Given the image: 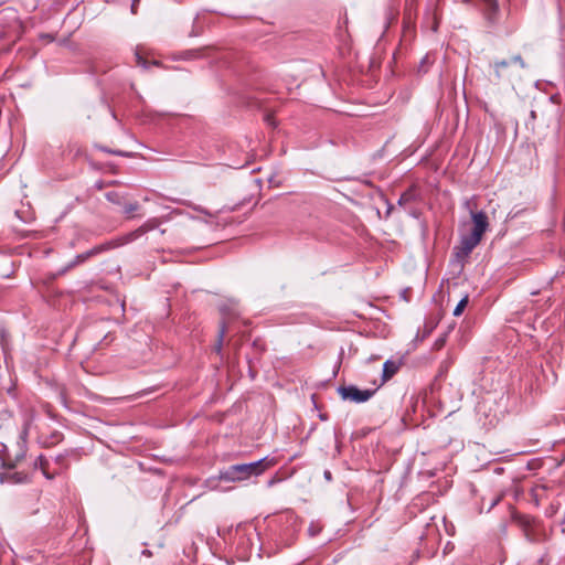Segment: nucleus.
<instances>
[{
	"label": "nucleus",
	"mask_w": 565,
	"mask_h": 565,
	"mask_svg": "<svg viewBox=\"0 0 565 565\" xmlns=\"http://www.w3.org/2000/svg\"><path fill=\"white\" fill-rule=\"evenodd\" d=\"M308 531H309V534H310L311 536H313V535H316V534L318 533V530H316V529L313 527V525H311V526L309 527V530H308Z\"/></svg>",
	"instance_id": "6ab92c4d"
},
{
	"label": "nucleus",
	"mask_w": 565,
	"mask_h": 565,
	"mask_svg": "<svg viewBox=\"0 0 565 565\" xmlns=\"http://www.w3.org/2000/svg\"><path fill=\"white\" fill-rule=\"evenodd\" d=\"M401 363L395 360H386L383 364L382 377L380 383L376 384V388L382 386L385 382L391 380L399 370Z\"/></svg>",
	"instance_id": "1a4fd4ad"
},
{
	"label": "nucleus",
	"mask_w": 565,
	"mask_h": 565,
	"mask_svg": "<svg viewBox=\"0 0 565 565\" xmlns=\"http://www.w3.org/2000/svg\"><path fill=\"white\" fill-rule=\"evenodd\" d=\"M377 391L376 386L374 388L360 390L354 385L340 386L338 388L339 395L344 401H351L356 404L367 402Z\"/></svg>",
	"instance_id": "39448f33"
},
{
	"label": "nucleus",
	"mask_w": 565,
	"mask_h": 565,
	"mask_svg": "<svg viewBox=\"0 0 565 565\" xmlns=\"http://www.w3.org/2000/svg\"><path fill=\"white\" fill-rule=\"evenodd\" d=\"M498 501H499V499L493 500L490 504V509H492L498 503Z\"/></svg>",
	"instance_id": "412c9836"
},
{
	"label": "nucleus",
	"mask_w": 565,
	"mask_h": 565,
	"mask_svg": "<svg viewBox=\"0 0 565 565\" xmlns=\"http://www.w3.org/2000/svg\"><path fill=\"white\" fill-rule=\"evenodd\" d=\"M511 64H518L521 68H525L526 67V64L523 61L521 55H515L510 61H507V60L495 61L492 64V67L494 70V76H495V78L498 81H501V79L510 77V73L508 72V67Z\"/></svg>",
	"instance_id": "423d86ee"
},
{
	"label": "nucleus",
	"mask_w": 565,
	"mask_h": 565,
	"mask_svg": "<svg viewBox=\"0 0 565 565\" xmlns=\"http://www.w3.org/2000/svg\"><path fill=\"white\" fill-rule=\"evenodd\" d=\"M139 209V204L137 202L127 203L124 205V213L127 215L132 214Z\"/></svg>",
	"instance_id": "4468645a"
},
{
	"label": "nucleus",
	"mask_w": 565,
	"mask_h": 565,
	"mask_svg": "<svg viewBox=\"0 0 565 565\" xmlns=\"http://www.w3.org/2000/svg\"><path fill=\"white\" fill-rule=\"evenodd\" d=\"M108 152L117 154V156H121V157H128L129 156L127 152L120 151V150H118V151H110L109 150Z\"/></svg>",
	"instance_id": "f3484780"
},
{
	"label": "nucleus",
	"mask_w": 565,
	"mask_h": 565,
	"mask_svg": "<svg viewBox=\"0 0 565 565\" xmlns=\"http://www.w3.org/2000/svg\"><path fill=\"white\" fill-rule=\"evenodd\" d=\"M515 521L527 542L536 544L546 540V532L541 521L529 515H518Z\"/></svg>",
	"instance_id": "20e7f679"
},
{
	"label": "nucleus",
	"mask_w": 565,
	"mask_h": 565,
	"mask_svg": "<svg viewBox=\"0 0 565 565\" xmlns=\"http://www.w3.org/2000/svg\"><path fill=\"white\" fill-rule=\"evenodd\" d=\"M137 60H138L139 65L146 67V61L138 54H137Z\"/></svg>",
	"instance_id": "a211bd4d"
},
{
	"label": "nucleus",
	"mask_w": 565,
	"mask_h": 565,
	"mask_svg": "<svg viewBox=\"0 0 565 565\" xmlns=\"http://www.w3.org/2000/svg\"><path fill=\"white\" fill-rule=\"evenodd\" d=\"M470 216L473 222V228L471 233L476 234V236L482 237L484 232L487 231L489 226L488 216L484 212H473L470 211Z\"/></svg>",
	"instance_id": "6e6552de"
},
{
	"label": "nucleus",
	"mask_w": 565,
	"mask_h": 565,
	"mask_svg": "<svg viewBox=\"0 0 565 565\" xmlns=\"http://www.w3.org/2000/svg\"><path fill=\"white\" fill-rule=\"evenodd\" d=\"M481 238L482 237L476 236L473 233L463 236L460 241V246L456 247V256L458 258H467L473 248L481 242Z\"/></svg>",
	"instance_id": "0eeeda50"
},
{
	"label": "nucleus",
	"mask_w": 565,
	"mask_h": 565,
	"mask_svg": "<svg viewBox=\"0 0 565 565\" xmlns=\"http://www.w3.org/2000/svg\"><path fill=\"white\" fill-rule=\"evenodd\" d=\"M468 303V296H465L459 302L458 305L456 306V308L454 309V312L452 315L458 317L462 313L465 307L467 306Z\"/></svg>",
	"instance_id": "f8f14e48"
},
{
	"label": "nucleus",
	"mask_w": 565,
	"mask_h": 565,
	"mask_svg": "<svg viewBox=\"0 0 565 565\" xmlns=\"http://www.w3.org/2000/svg\"><path fill=\"white\" fill-rule=\"evenodd\" d=\"M106 199L115 204H121V195L118 192L111 191L106 193Z\"/></svg>",
	"instance_id": "ddd939ff"
},
{
	"label": "nucleus",
	"mask_w": 565,
	"mask_h": 565,
	"mask_svg": "<svg viewBox=\"0 0 565 565\" xmlns=\"http://www.w3.org/2000/svg\"><path fill=\"white\" fill-rule=\"evenodd\" d=\"M225 332H226V328H225V324L223 323L221 326L220 331H218L217 341H216L215 347H214V350L217 353H221V351H222L223 340H224V337H225Z\"/></svg>",
	"instance_id": "9b49d317"
},
{
	"label": "nucleus",
	"mask_w": 565,
	"mask_h": 565,
	"mask_svg": "<svg viewBox=\"0 0 565 565\" xmlns=\"http://www.w3.org/2000/svg\"><path fill=\"white\" fill-rule=\"evenodd\" d=\"M324 478H326L327 480H331V472H330V471H326V472H324Z\"/></svg>",
	"instance_id": "aec40b11"
},
{
	"label": "nucleus",
	"mask_w": 565,
	"mask_h": 565,
	"mask_svg": "<svg viewBox=\"0 0 565 565\" xmlns=\"http://www.w3.org/2000/svg\"><path fill=\"white\" fill-rule=\"evenodd\" d=\"M156 226H157L156 222H147L143 225H141L140 227H138L137 230L126 234L120 239H115V241H110V242L97 245V246L93 247L92 249L77 255L75 257V259L68 265V268L73 267L77 264L84 263L89 257L100 254L105 250H109V249L116 248L118 246H121L124 244L134 242L137 238L145 235L148 231L153 230Z\"/></svg>",
	"instance_id": "f03ea898"
},
{
	"label": "nucleus",
	"mask_w": 565,
	"mask_h": 565,
	"mask_svg": "<svg viewBox=\"0 0 565 565\" xmlns=\"http://www.w3.org/2000/svg\"><path fill=\"white\" fill-rule=\"evenodd\" d=\"M489 9L495 11L498 9V4L495 0H484Z\"/></svg>",
	"instance_id": "2eb2a0df"
},
{
	"label": "nucleus",
	"mask_w": 565,
	"mask_h": 565,
	"mask_svg": "<svg viewBox=\"0 0 565 565\" xmlns=\"http://www.w3.org/2000/svg\"><path fill=\"white\" fill-rule=\"evenodd\" d=\"M276 463L274 458L264 457L248 463L232 465L218 473V479L226 482H241L262 475Z\"/></svg>",
	"instance_id": "f257e3e1"
},
{
	"label": "nucleus",
	"mask_w": 565,
	"mask_h": 565,
	"mask_svg": "<svg viewBox=\"0 0 565 565\" xmlns=\"http://www.w3.org/2000/svg\"><path fill=\"white\" fill-rule=\"evenodd\" d=\"M47 466H49V462L47 460L44 458V456L40 455L35 461H34V467L35 468H40L42 470V473L43 476L49 479V480H52L54 478V473H50L49 470H47Z\"/></svg>",
	"instance_id": "9d476101"
},
{
	"label": "nucleus",
	"mask_w": 565,
	"mask_h": 565,
	"mask_svg": "<svg viewBox=\"0 0 565 565\" xmlns=\"http://www.w3.org/2000/svg\"><path fill=\"white\" fill-rule=\"evenodd\" d=\"M445 341H446V340H445V338H439V339H438V340H436V342H435V348H436V349H440V348H443V347H444V344H445Z\"/></svg>",
	"instance_id": "dca6fc26"
},
{
	"label": "nucleus",
	"mask_w": 565,
	"mask_h": 565,
	"mask_svg": "<svg viewBox=\"0 0 565 565\" xmlns=\"http://www.w3.org/2000/svg\"><path fill=\"white\" fill-rule=\"evenodd\" d=\"M32 422L33 414L31 412L25 413L23 417L22 428L20 431L21 443H18L19 448L15 450L14 455L11 454V450L6 444H0V460L2 461V465L4 467L13 468L15 463L24 457L25 441Z\"/></svg>",
	"instance_id": "7ed1b4c3"
}]
</instances>
